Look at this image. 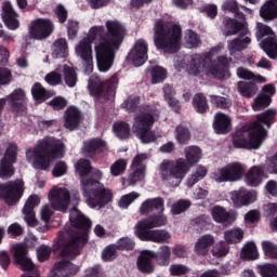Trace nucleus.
Returning <instances> with one entry per match:
<instances>
[{
    "label": "nucleus",
    "mask_w": 277,
    "mask_h": 277,
    "mask_svg": "<svg viewBox=\"0 0 277 277\" xmlns=\"http://www.w3.org/2000/svg\"><path fill=\"white\" fill-rule=\"evenodd\" d=\"M75 170L80 176V189L90 209L101 211V209H105L109 202L114 201V190L101 183L103 171L98 169L92 171V164L85 159H80L77 164H75ZM90 172H92V177H85Z\"/></svg>",
    "instance_id": "f03ea898"
},
{
    "label": "nucleus",
    "mask_w": 277,
    "mask_h": 277,
    "mask_svg": "<svg viewBox=\"0 0 277 277\" xmlns=\"http://www.w3.org/2000/svg\"><path fill=\"white\" fill-rule=\"evenodd\" d=\"M245 19H240V22L226 17L224 21L223 27V36H236V34H240L238 38L227 41V49L229 51V55L235 57L237 53H241L245 49H248L252 39H250L248 27Z\"/></svg>",
    "instance_id": "9d476101"
},
{
    "label": "nucleus",
    "mask_w": 277,
    "mask_h": 277,
    "mask_svg": "<svg viewBox=\"0 0 277 277\" xmlns=\"http://www.w3.org/2000/svg\"><path fill=\"white\" fill-rule=\"evenodd\" d=\"M137 198H140V193L135 192L123 195L119 200L120 209H129V207H131V203L135 202Z\"/></svg>",
    "instance_id": "13d9d810"
},
{
    "label": "nucleus",
    "mask_w": 277,
    "mask_h": 277,
    "mask_svg": "<svg viewBox=\"0 0 277 277\" xmlns=\"http://www.w3.org/2000/svg\"><path fill=\"white\" fill-rule=\"evenodd\" d=\"M193 107L197 114H207L209 110V103L207 102V96L202 93H198L193 98Z\"/></svg>",
    "instance_id": "79ce46f5"
},
{
    "label": "nucleus",
    "mask_w": 277,
    "mask_h": 277,
    "mask_svg": "<svg viewBox=\"0 0 277 277\" xmlns=\"http://www.w3.org/2000/svg\"><path fill=\"white\" fill-rule=\"evenodd\" d=\"M170 256H172V251H170V247L161 246L158 253H155L154 259H156L158 265L166 266L170 265Z\"/></svg>",
    "instance_id": "c03bdc74"
},
{
    "label": "nucleus",
    "mask_w": 277,
    "mask_h": 277,
    "mask_svg": "<svg viewBox=\"0 0 277 277\" xmlns=\"http://www.w3.org/2000/svg\"><path fill=\"white\" fill-rule=\"evenodd\" d=\"M44 81L49 83V85H60V83H62V74L51 71L45 76Z\"/></svg>",
    "instance_id": "774afa93"
},
{
    "label": "nucleus",
    "mask_w": 277,
    "mask_h": 277,
    "mask_svg": "<svg viewBox=\"0 0 277 277\" xmlns=\"http://www.w3.org/2000/svg\"><path fill=\"white\" fill-rule=\"evenodd\" d=\"M232 123L233 121L228 115L217 113L214 116L213 129L219 135H225V133H229L230 129H233Z\"/></svg>",
    "instance_id": "c85d7f7f"
},
{
    "label": "nucleus",
    "mask_w": 277,
    "mask_h": 277,
    "mask_svg": "<svg viewBox=\"0 0 277 277\" xmlns=\"http://www.w3.org/2000/svg\"><path fill=\"white\" fill-rule=\"evenodd\" d=\"M207 167L205 166H197L195 171L188 175L186 180L187 187H194L198 181H202L205 176H207Z\"/></svg>",
    "instance_id": "e433bc0d"
},
{
    "label": "nucleus",
    "mask_w": 277,
    "mask_h": 277,
    "mask_svg": "<svg viewBox=\"0 0 277 277\" xmlns=\"http://www.w3.org/2000/svg\"><path fill=\"white\" fill-rule=\"evenodd\" d=\"M212 246H215V237L211 234H205L195 242L194 252L197 256H207Z\"/></svg>",
    "instance_id": "bb28decb"
},
{
    "label": "nucleus",
    "mask_w": 277,
    "mask_h": 277,
    "mask_svg": "<svg viewBox=\"0 0 277 277\" xmlns=\"http://www.w3.org/2000/svg\"><path fill=\"white\" fill-rule=\"evenodd\" d=\"M103 148H107V143L101 138L89 140L83 145L85 153H94V150H101Z\"/></svg>",
    "instance_id": "de8ad7c7"
},
{
    "label": "nucleus",
    "mask_w": 277,
    "mask_h": 277,
    "mask_svg": "<svg viewBox=\"0 0 277 277\" xmlns=\"http://www.w3.org/2000/svg\"><path fill=\"white\" fill-rule=\"evenodd\" d=\"M18 146L10 143L6 147L4 157L0 161V179H10L14 176V163H16V156Z\"/></svg>",
    "instance_id": "2eb2a0df"
},
{
    "label": "nucleus",
    "mask_w": 277,
    "mask_h": 277,
    "mask_svg": "<svg viewBox=\"0 0 277 277\" xmlns=\"http://www.w3.org/2000/svg\"><path fill=\"white\" fill-rule=\"evenodd\" d=\"M124 172H127V160L126 159H119L110 166L111 176H120V174H124Z\"/></svg>",
    "instance_id": "bf43d9fd"
},
{
    "label": "nucleus",
    "mask_w": 277,
    "mask_h": 277,
    "mask_svg": "<svg viewBox=\"0 0 277 277\" xmlns=\"http://www.w3.org/2000/svg\"><path fill=\"white\" fill-rule=\"evenodd\" d=\"M124 36H127V28L116 19L106 21L105 26H92L87 37L75 47L76 56L79 57L84 72L94 70L93 51L100 72L109 71L116 61V53L124 42Z\"/></svg>",
    "instance_id": "f257e3e1"
},
{
    "label": "nucleus",
    "mask_w": 277,
    "mask_h": 277,
    "mask_svg": "<svg viewBox=\"0 0 277 277\" xmlns=\"http://www.w3.org/2000/svg\"><path fill=\"white\" fill-rule=\"evenodd\" d=\"M168 77V71L161 66L151 69V83H161Z\"/></svg>",
    "instance_id": "4d7b16f0"
},
{
    "label": "nucleus",
    "mask_w": 277,
    "mask_h": 277,
    "mask_svg": "<svg viewBox=\"0 0 277 277\" xmlns=\"http://www.w3.org/2000/svg\"><path fill=\"white\" fill-rule=\"evenodd\" d=\"M133 172L129 174L128 176V184L132 187L137 185L141 181H144L146 179V171H144V167L142 169H135L133 168Z\"/></svg>",
    "instance_id": "864d4df0"
},
{
    "label": "nucleus",
    "mask_w": 277,
    "mask_h": 277,
    "mask_svg": "<svg viewBox=\"0 0 277 277\" xmlns=\"http://www.w3.org/2000/svg\"><path fill=\"white\" fill-rule=\"evenodd\" d=\"M63 72L66 85H68V88H75V85H77V72L75 69L68 65H65Z\"/></svg>",
    "instance_id": "3c124183"
},
{
    "label": "nucleus",
    "mask_w": 277,
    "mask_h": 277,
    "mask_svg": "<svg viewBox=\"0 0 277 277\" xmlns=\"http://www.w3.org/2000/svg\"><path fill=\"white\" fill-rule=\"evenodd\" d=\"M31 94L35 101H39V103H42L48 98H51V96H53L55 93H53L52 91H47V89H44V87H42L40 82H37L31 88Z\"/></svg>",
    "instance_id": "c9c22d12"
},
{
    "label": "nucleus",
    "mask_w": 277,
    "mask_h": 277,
    "mask_svg": "<svg viewBox=\"0 0 277 277\" xmlns=\"http://www.w3.org/2000/svg\"><path fill=\"white\" fill-rule=\"evenodd\" d=\"M256 38L262 40L261 49L271 57V60H277V37L274 29L261 22L256 23Z\"/></svg>",
    "instance_id": "9b49d317"
},
{
    "label": "nucleus",
    "mask_w": 277,
    "mask_h": 277,
    "mask_svg": "<svg viewBox=\"0 0 277 277\" xmlns=\"http://www.w3.org/2000/svg\"><path fill=\"white\" fill-rule=\"evenodd\" d=\"M88 88L92 96H98L100 94H103V90H105V84L103 83V80L98 78V76L93 75L89 79Z\"/></svg>",
    "instance_id": "4c0bfd02"
},
{
    "label": "nucleus",
    "mask_w": 277,
    "mask_h": 277,
    "mask_svg": "<svg viewBox=\"0 0 277 277\" xmlns=\"http://www.w3.org/2000/svg\"><path fill=\"white\" fill-rule=\"evenodd\" d=\"M166 222H168V219L163 214L143 219L136 223L134 233H138V230H150V228H159V226H166Z\"/></svg>",
    "instance_id": "393cba45"
},
{
    "label": "nucleus",
    "mask_w": 277,
    "mask_h": 277,
    "mask_svg": "<svg viewBox=\"0 0 277 277\" xmlns=\"http://www.w3.org/2000/svg\"><path fill=\"white\" fill-rule=\"evenodd\" d=\"M69 222L71 227L66 232L69 239L63 245L62 254L75 259L81 254V248L88 243V230L92 222L77 208L70 210Z\"/></svg>",
    "instance_id": "423d86ee"
},
{
    "label": "nucleus",
    "mask_w": 277,
    "mask_h": 277,
    "mask_svg": "<svg viewBox=\"0 0 277 277\" xmlns=\"http://www.w3.org/2000/svg\"><path fill=\"white\" fill-rule=\"evenodd\" d=\"M48 200L52 209L66 213L71 202L70 190L66 187L54 186L48 194Z\"/></svg>",
    "instance_id": "4468645a"
},
{
    "label": "nucleus",
    "mask_w": 277,
    "mask_h": 277,
    "mask_svg": "<svg viewBox=\"0 0 277 277\" xmlns=\"http://www.w3.org/2000/svg\"><path fill=\"white\" fill-rule=\"evenodd\" d=\"M68 55V42L64 38H60L54 41L52 45V57L60 60Z\"/></svg>",
    "instance_id": "f704fd0d"
},
{
    "label": "nucleus",
    "mask_w": 277,
    "mask_h": 277,
    "mask_svg": "<svg viewBox=\"0 0 277 277\" xmlns=\"http://www.w3.org/2000/svg\"><path fill=\"white\" fill-rule=\"evenodd\" d=\"M228 252H230V247L224 242H219L211 249V254L214 259H224V256L228 255Z\"/></svg>",
    "instance_id": "5fc2aeb1"
},
{
    "label": "nucleus",
    "mask_w": 277,
    "mask_h": 277,
    "mask_svg": "<svg viewBox=\"0 0 277 277\" xmlns=\"http://www.w3.org/2000/svg\"><path fill=\"white\" fill-rule=\"evenodd\" d=\"M262 277H277V266L274 264H265L260 266Z\"/></svg>",
    "instance_id": "338daca9"
},
{
    "label": "nucleus",
    "mask_w": 277,
    "mask_h": 277,
    "mask_svg": "<svg viewBox=\"0 0 277 277\" xmlns=\"http://www.w3.org/2000/svg\"><path fill=\"white\" fill-rule=\"evenodd\" d=\"M160 113L155 106L144 105L140 108V114L134 117L132 132L143 144H150L157 140L153 126L159 120Z\"/></svg>",
    "instance_id": "1a4fd4ad"
},
{
    "label": "nucleus",
    "mask_w": 277,
    "mask_h": 277,
    "mask_svg": "<svg viewBox=\"0 0 277 277\" xmlns=\"http://www.w3.org/2000/svg\"><path fill=\"white\" fill-rule=\"evenodd\" d=\"M222 10L224 12H232L236 15V18L239 21H243L245 16L243 13L239 12V4L235 0H226L222 4Z\"/></svg>",
    "instance_id": "09e8293b"
},
{
    "label": "nucleus",
    "mask_w": 277,
    "mask_h": 277,
    "mask_svg": "<svg viewBox=\"0 0 277 277\" xmlns=\"http://www.w3.org/2000/svg\"><path fill=\"white\" fill-rule=\"evenodd\" d=\"M245 174L246 166L239 162H232L211 173V179L216 183H236L241 181Z\"/></svg>",
    "instance_id": "f8f14e48"
},
{
    "label": "nucleus",
    "mask_w": 277,
    "mask_h": 277,
    "mask_svg": "<svg viewBox=\"0 0 277 277\" xmlns=\"http://www.w3.org/2000/svg\"><path fill=\"white\" fill-rule=\"evenodd\" d=\"M238 92L241 94V96H246L247 98H251V96H254L256 92H259V87L254 83H248L240 81L238 82Z\"/></svg>",
    "instance_id": "49530a36"
},
{
    "label": "nucleus",
    "mask_w": 277,
    "mask_h": 277,
    "mask_svg": "<svg viewBox=\"0 0 277 277\" xmlns=\"http://www.w3.org/2000/svg\"><path fill=\"white\" fill-rule=\"evenodd\" d=\"M229 196L234 207L237 209H241V207H249V205L256 202L258 198L256 190H248L245 188L234 190Z\"/></svg>",
    "instance_id": "aec40b11"
},
{
    "label": "nucleus",
    "mask_w": 277,
    "mask_h": 277,
    "mask_svg": "<svg viewBox=\"0 0 277 277\" xmlns=\"http://www.w3.org/2000/svg\"><path fill=\"white\" fill-rule=\"evenodd\" d=\"M237 77H239V79H246V80L252 79L256 83H267V78H265L261 75L256 76V75H254V72H252L243 67H239L237 69Z\"/></svg>",
    "instance_id": "37998d69"
},
{
    "label": "nucleus",
    "mask_w": 277,
    "mask_h": 277,
    "mask_svg": "<svg viewBox=\"0 0 277 277\" xmlns=\"http://www.w3.org/2000/svg\"><path fill=\"white\" fill-rule=\"evenodd\" d=\"M262 250L265 256H268L269 259H277V246L274 242L269 240L262 241Z\"/></svg>",
    "instance_id": "680f3d73"
},
{
    "label": "nucleus",
    "mask_w": 277,
    "mask_h": 277,
    "mask_svg": "<svg viewBox=\"0 0 277 277\" xmlns=\"http://www.w3.org/2000/svg\"><path fill=\"white\" fill-rule=\"evenodd\" d=\"M212 219L217 224H224L230 220V213L224 209V207L221 206H214L210 211Z\"/></svg>",
    "instance_id": "58836bf2"
},
{
    "label": "nucleus",
    "mask_w": 277,
    "mask_h": 277,
    "mask_svg": "<svg viewBox=\"0 0 277 277\" xmlns=\"http://www.w3.org/2000/svg\"><path fill=\"white\" fill-rule=\"evenodd\" d=\"M219 52L215 51L213 54H211V63H210V67L212 68V70H224V76L222 78L219 79H228V77H230V74L228 72L227 66L230 64V58L226 57V56H219L217 58V63L213 62V55L217 54Z\"/></svg>",
    "instance_id": "72a5a7b5"
},
{
    "label": "nucleus",
    "mask_w": 277,
    "mask_h": 277,
    "mask_svg": "<svg viewBox=\"0 0 277 277\" xmlns=\"http://www.w3.org/2000/svg\"><path fill=\"white\" fill-rule=\"evenodd\" d=\"M171 276H185V274H189V267L183 264H172L169 268Z\"/></svg>",
    "instance_id": "69168bd1"
},
{
    "label": "nucleus",
    "mask_w": 277,
    "mask_h": 277,
    "mask_svg": "<svg viewBox=\"0 0 277 277\" xmlns=\"http://www.w3.org/2000/svg\"><path fill=\"white\" fill-rule=\"evenodd\" d=\"M29 34L34 40H44L53 34V23L47 18L36 19L31 23Z\"/></svg>",
    "instance_id": "6ab92c4d"
},
{
    "label": "nucleus",
    "mask_w": 277,
    "mask_h": 277,
    "mask_svg": "<svg viewBox=\"0 0 277 277\" xmlns=\"http://www.w3.org/2000/svg\"><path fill=\"white\" fill-rule=\"evenodd\" d=\"M184 157L176 160L164 159L158 167L161 181H167L170 185L177 187L181 185L189 169L202 159V149L198 146H188L184 149Z\"/></svg>",
    "instance_id": "7ed1b4c3"
},
{
    "label": "nucleus",
    "mask_w": 277,
    "mask_h": 277,
    "mask_svg": "<svg viewBox=\"0 0 277 277\" xmlns=\"http://www.w3.org/2000/svg\"><path fill=\"white\" fill-rule=\"evenodd\" d=\"M77 272H79V266L66 260H62L55 264L54 269L49 277H70L75 276Z\"/></svg>",
    "instance_id": "a878e982"
},
{
    "label": "nucleus",
    "mask_w": 277,
    "mask_h": 277,
    "mask_svg": "<svg viewBox=\"0 0 277 277\" xmlns=\"http://www.w3.org/2000/svg\"><path fill=\"white\" fill-rule=\"evenodd\" d=\"M175 140L179 144L185 145L192 140V133L189 130L183 126H177L175 128Z\"/></svg>",
    "instance_id": "8fccbe9b"
},
{
    "label": "nucleus",
    "mask_w": 277,
    "mask_h": 277,
    "mask_svg": "<svg viewBox=\"0 0 277 277\" xmlns=\"http://www.w3.org/2000/svg\"><path fill=\"white\" fill-rule=\"evenodd\" d=\"M128 57L134 66H144L148 61V43L144 39H138L131 49Z\"/></svg>",
    "instance_id": "f3484780"
},
{
    "label": "nucleus",
    "mask_w": 277,
    "mask_h": 277,
    "mask_svg": "<svg viewBox=\"0 0 277 277\" xmlns=\"http://www.w3.org/2000/svg\"><path fill=\"white\" fill-rule=\"evenodd\" d=\"M141 241H153L154 243H169L172 234L166 229H145L134 232Z\"/></svg>",
    "instance_id": "a211bd4d"
},
{
    "label": "nucleus",
    "mask_w": 277,
    "mask_h": 277,
    "mask_svg": "<svg viewBox=\"0 0 277 277\" xmlns=\"http://www.w3.org/2000/svg\"><path fill=\"white\" fill-rule=\"evenodd\" d=\"M224 239L226 243H239L243 239V230L239 227H234L224 232Z\"/></svg>",
    "instance_id": "a19ab883"
},
{
    "label": "nucleus",
    "mask_w": 277,
    "mask_h": 277,
    "mask_svg": "<svg viewBox=\"0 0 277 277\" xmlns=\"http://www.w3.org/2000/svg\"><path fill=\"white\" fill-rule=\"evenodd\" d=\"M183 30L179 25H168L157 19L154 25V44L163 53H176L181 49Z\"/></svg>",
    "instance_id": "6e6552de"
},
{
    "label": "nucleus",
    "mask_w": 277,
    "mask_h": 277,
    "mask_svg": "<svg viewBox=\"0 0 277 277\" xmlns=\"http://www.w3.org/2000/svg\"><path fill=\"white\" fill-rule=\"evenodd\" d=\"M264 23H272L277 18V0H266L259 11Z\"/></svg>",
    "instance_id": "c756f323"
},
{
    "label": "nucleus",
    "mask_w": 277,
    "mask_h": 277,
    "mask_svg": "<svg viewBox=\"0 0 277 277\" xmlns=\"http://www.w3.org/2000/svg\"><path fill=\"white\" fill-rule=\"evenodd\" d=\"M27 98V93L23 89H15L11 94L6 96V101L13 107L16 114H25L27 107L25 106V100Z\"/></svg>",
    "instance_id": "b1692460"
},
{
    "label": "nucleus",
    "mask_w": 277,
    "mask_h": 277,
    "mask_svg": "<svg viewBox=\"0 0 277 277\" xmlns=\"http://www.w3.org/2000/svg\"><path fill=\"white\" fill-rule=\"evenodd\" d=\"M163 92H164V98H166L168 105L170 107H172V109H174V111H179V109H181V102H179L176 98H174L173 92H172V87L164 85Z\"/></svg>",
    "instance_id": "603ef678"
},
{
    "label": "nucleus",
    "mask_w": 277,
    "mask_h": 277,
    "mask_svg": "<svg viewBox=\"0 0 277 277\" xmlns=\"http://www.w3.org/2000/svg\"><path fill=\"white\" fill-rule=\"evenodd\" d=\"M265 170L267 168L265 166H253L249 169V171L245 174V183L249 187H259L263 180L266 179Z\"/></svg>",
    "instance_id": "5701e85b"
},
{
    "label": "nucleus",
    "mask_w": 277,
    "mask_h": 277,
    "mask_svg": "<svg viewBox=\"0 0 277 277\" xmlns=\"http://www.w3.org/2000/svg\"><path fill=\"white\" fill-rule=\"evenodd\" d=\"M184 40H185L188 49H196V47H198V44H200V38H198V35L196 32H194L193 30H187L185 32Z\"/></svg>",
    "instance_id": "e2e57ef3"
},
{
    "label": "nucleus",
    "mask_w": 277,
    "mask_h": 277,
    "mask_svg": "<svg viewBox=\"0 0 277 277\" xmlns=\"http://www.w3.org/2000/svg\"><path fill=\"white\" fill-rule=\"evenodd\" d=\"M276 115L277 110L274 108L258 115L256 120L250 127H243L236 132L233 137V145L236 148H261V144L267 138V130L263 128V124L269 129Z\"/></svg>",
    "instance_id": "20e7f679"
},
{
    "label": "nucleus",
    "mask_w": 277,
    "mask_h": 277,
    "mask_svg": "<svg viewBox=\"0 0 277 277\" xmlns=\"http://www.w3.org/2000/svg\"><path fill=\"white\" fill-rule=\"evenodd\" d=\"M163 211V199L162 198H153L145 200L140 207L141 215H146V213H150L151 211Z\"/></svg>",
    "instance_id": "473e14b6"
},
{
    "label": "nucleus",
    "mask_w": 277,
    "mask_h": 277,
    "mask_svg": "<svg viewBox=\"0 0 277 277\" xmlns=\"http://www.w3.org/2000/svg\"><path fill=\"white\" fill-rule=\"evenodd\" d=\"M224 49L223 43H219L216 47L212 48L210 52L200 55L195 54L193 56H176L174 58V66L177 69L185 68L188 75H193V77H198V75H207L208 77H213L214 79H222L224 77V69H220L219 71L211 67V55L213 53H220ZM188 63V64H187Z\"/></svg>",
    "instance_id": "0eeeda50"
},
{
    "label": "nucleus",
    "mask_w": 277,
    "mask_h": 277,
    "mask_svg": "<svg viewBox=\"0 0 277 277\" xmlns=\"http://www.w3.org/2000/svg\"><path fill=\"white\" fill-rule=\"evenodd\" d=\"M113 131L119 140H127L131 135V127L129 123L119 121L113 126Z\"/></svg>",
    "instance_id": "a18cd8bd"
},
{
    "label": "nucleus",
    "mask_w": 277,
    "mask_h": 277,
    "mask_svg": "<svg viewBox=\"0 0 277 277\" xmlns=\"http://www.w3.org/2000/svg\"><path fill=\"white\" fill-rule=\"evenodd\" d=\"M189 207H192V201L181 199L172 206L171 213H173V215H181V213L187 211Z\"/></svg>",
    "instance_id": "052dcab7"
},
{
    "label": "nucleus",
    "mask_w": 277,
    "mask_h": 277,
    "mask_svg": "<svg viewBox=\"0 0 277 277\" xmlns=\"http://www.w3.org/2000/svg\"><path fill=\"white\" fill-rule=\"evenodd\" d=\"M38 205H40V197L38 195H30L26 200L23 214L28 226H38V220H36V212L34 211Z\"/></svg>",
    "instance_id": "412c9836"
},
{
    "label": "nucleus",
    "mask_w": 277,
    "mask_h": 277,
    "mask_svg": "<svg viewBox=\"0 0 277 277\" xmlns=\"http://www.w3.org/2000/svg\"><path fill=\"white\" fill-rule=\"evenodd\" d=\"M155 256V252L150 250L142 251L138 260L137 267L140 272L143 274H150L154 272L155 266L153 265V258Z\"/></svg>",
    "instance_id": "7c9ffc66"
},
{
    "label": "nucleus",
    "mask_w": 277,
    "mask_h": 277,
    "mask_svg": "<svg viewBox=\"0 0 277 277\" xmlns=\"http://www.w3.org/2000/svg\"><path fill=\"white\" fill-rule=\"evenodd\" d=\"M240 256L245 261H256V259H259V250L256 249V243H246L241 250Z\"/></svg>",
    "instance_id": "ea45409f"
},
{
    "label": "nucleus",
    "mask_w": 277,
    "mask_h": 277,
    "mask_svg": "<svg viewBox=\"0 0 277 277\" xmlns=\"http://www.w3.org/2000/svg\"><path fill=\"white\" fill-rule=\"evenodd\" d=\"M148 159H150V156L148 154L146 153L137 154L133 158L131 166L136 170H142V168H144V172H146V161H148Z\"/></svg>",
    "instance_id": "6e6d98bb"
},
{
    "label": "nucleus",
    "mask_w": 277,
    "mask_h": 277,
    "mask_svg": "<svg viewBox=\"0 0 277 277\" xmlns=\"http://www.w3.org/2000/svg\"><path fill=\"white\" fill-rule=\"evenodd\" d=\"M65 153L62 141L53 136H45L39 140L35 147L26 151V159L36 170L49 172L53 159H62Z\"/></svg>",
    "instance_id": "39448f33"
},
{
    "label": "nucleus",
    "mask_w": 277,
    "mask_h": 277,
    "mask_svg": "<svg viewBox=\"0 0 277 277\" xmlns=\"http://www.w3.org/2000/svg\"><path fill=\"white\" fill-rule=\"evenodd\" d=\"M23 196V180L0 184V198H3L6 205H16Z\"/></svg>",
    "instance_id": "dca6fc26"
},
{
    "label": "nucleus",
    "mask_w": 277,
    "mask_h": 277,
    "mask_svg": "<svg viewBox=\"0 0 277 277\" xmlns=\"http://www.w3.org/2000/svg\"><path fill=\"white\" fill-rule=\"evenodd\" d=\"M2 18L4 22V25L8 27V29L14 30L18 29L19 23H18V14L14 11V8H12V3L4 2L2 5Z\"/></svg>",
    "instance_id": "cd10ccee"
},
{
    "label": "nucleus",
    "mask_w": 277,
    "mask_h": 277,
    "mask_svg": "<svg viewBox=\"0 0 277 277\" xmlns=\"http://www.w3.org/2000/svg\"><path fill=\"white\" fill-rule=\"evenodd\" d=\"M262 94L258 95L252 105L253 111H261L265 109V107H269V103H272V96L276 94V87L274 84H266L263 87Z\"/></svg>",
    "instance_id": "4be33fe9"
},
{
    "label": "nucleus",
    "mask_w": 277,
    "mask_h": 277,
    "mask_svg": "<svg viewBox=\"0 0 277 277\" xmlns=\"http://www.w3.org/2000/svg\"><path fill=\"white\" fill-rule=\"evenodd\" d=\"M210 101L212 105H215V107H219L220 109H228L232 105L230 100L217 95H211Z\"/></svg>",
    "instance_id": "0e129e2a"
},
{
    "label": "nucleus",
    "mask_w": 277,
    "mask_h": 277,
    "mask_svg": "<svg viewBox=\"0 0 277 277\" xmlns=\"http://www.w3.org/2000/svg\"><path fill=\"white\" fill-rule=\"evenodd\" d=\"M81 123V111L78 110L77 107H69L65 111V129H68V131H75L77 127Z\"/></svg>",
    "instance_id": "2f4dec72"
},
{
    "label": "nucleus",
    "mask_w": 277,
    "mask_h": 277,
    "mask_svg": "<svg viewBox=\"0 0 277 277\" xmlns=\"http://www.w3.org/2000/svg\"><path fill=\"white\" fill-rule=\"evenodd\" d=\"M36 241V236L30 235L25 239V245H13L11 248L15 262L23 272H31L35 267L31 259L27 256V248H34Z\"/></svg>",
    "instance_id": "ddd939ff"
}]
</instances>
